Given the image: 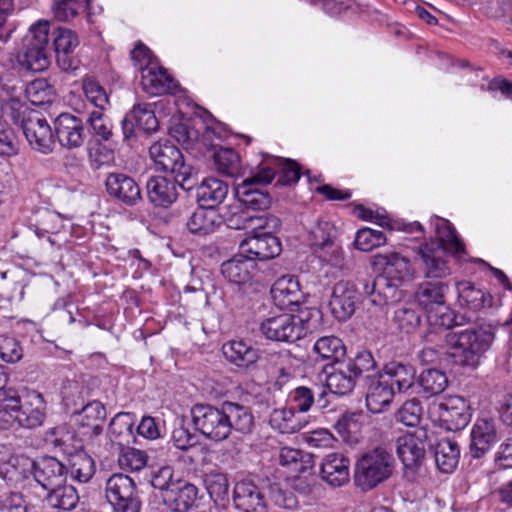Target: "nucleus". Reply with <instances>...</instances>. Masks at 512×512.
I'll list each match as a JSON object with an SVG mask.
<instances>
[{
	"instance_id": "nucleus-1",
	"label": "nucleus",
	"mask_w": 512,
	"mask_h": 512,
	"mask_svg": "<svg viewBox=\"0 0 512 512\" xmlns=\"http://www.w3.org/2000/svg\"><path fill=\"white\" fill-rule=\"evenodd\" d=\"M46 403L35 390L20 396L13 388L0 393V429H33L43 424Z\"/></svg>"
},
{
	"instance_id": "nucleus-2",
	"label": "nucleus",
	"mask_w": 512,
	"mask_h": 512,
	"mask_svg": "<svg viewBox=\"0 0 512 512\" xmlns=\"http://www.w3.org/2000/svg\"><path fill=\"white\" fill-rule=\"evenodd\" d=\"M444 341L450 347L454 364L475 369L489 349L493 334L483 328L470 326L459 331L448 332Z\"/></svg>"
},
{
	"instance_id": "nucleus-3",
	"label": "nucleus",
	"mask_w": 512,
	"mask_h": 512,
	"mask_svg": "<svg viewBox=\"0 0 512 512\" xmlns=\"http://www.w3.org/2000/svg\"><path fill=\"white\" fill-rule=\"evenodd\" d=\"M395 458L384 446H376L364 452L357 460L354 470V483L361 491L375 489L387 481L394 472Z\"/></svg>"
},
{
	"instance_id": "nucleus-4",
	"label": "nucleus",
	"mask_w": 512,
	"mask_h": 512,
	"mask_svg": "<svg viewBox=\"0 0 512 512\" xmlns=\"http://www.w3.org/2000/svg\"><path fill=\"white\" fill-rule=\"evenodd\" d=\"M16 62L21 70L41 72L50 64L49 23L38 21L22 38L16 52Z\"/></svg>"
},
{
	"instance_id": "nucleus-5",
	"label": "nucleus",
	"mask_w": 512,
	"mask_h": 512,
	"mask_svg": "<svg viewBox=\"0 0 512 512\" xmlns=\"http://www.w3.org/2000/svg\"><path fill=\"white\" fill-rule=\"evenodd\" d=\"M149 155L157 171L170 173L184 190H191L196 183L197 170L185 161L178 147L169 140H160L149 148Z\"/></svg>"
},
{
	"instance_id": "nucleus-6",
	"label": "nucleus",
	"mask_w": 512,
	"mask_h": 512,
	"mask_svg": "<svg viewBox=\"0 0 512 512\" xmlns=\"http://www.w3.org/2000/svg\"><path fill=\"white\" fill-rule=\"evenodd\" d=\"M434 432L427 427H418L413 432L398 437L396 452L401 460L406 477H414L425 460L426 449L433 448Z\"/></svg>"
},
{
	"instance_id": "nucleus-7",
	"label": "nucleus",
	"mask_w": 512,
	"mask_h": 512,
	"mask_svg": "<svg viewBox=\"0 0 512 512\" xmlns=\"http://www.w3.org/2000/svg\"><path fill=\"white\" fill-rule=\"evenodd\" d=\"M190 412L195 429L205 438L215 442L228 438L223 403L219 407L197 403Z\"/></svg>"
},
{
	"instance_id": "nucleus-8",
	"label": "nucleus",
	"mask_w": 512,
	"mask_h": 512,
	"mask_svg": "<svg viewBox=\"0 0 512 512\" xmlns=\"http://www.w3.org/2000/svg\"><path fill=\"white\" fill-rule=\"evenodd\" d=\"M441 243H423L418 248L420 270L425 279L433 281H450L451 267L447 253Z\"/></svg>"
},
{
	"instance_id": "nucleus-9",
	"label": "nucleus",
	"mask_w": 512,
	"mask_h": 512,
	"mask_svg": "<svg viewBox=\"0 0 512 512\" xmlns=\"http://www.w3.org/2000/svg\"><path fill=\"white\" fill-rule=\"evenodd\" d=\"M259 330L267 339L281 342H295L304 335L301 319L286 313L264 319Z\"/></svg>"
},
{
	"instance_id": "nucleus-10",
	"label": "nucleus",
	"mask_w": 512,
	"mask_h": 512,
	"mask_svg": "<svg viewBox=\"0 0 512 512\" xmlns=\"http://www.w3.org/2000/svg\"><path fill=\"white\" fill-rule=\"evenodd\" d=\"M471 406L461 396H450L439 404V418L449 431L464 429L471 421Z\"/></svg>"
},
{
	"instance_id": "nucleus-11",
	"label": "nucleus",
	"mask_w": 512,
	"mask_h": 512,
	"mask_svg": "<svg viewBox=\"0 0 512 512\" xmlns=\"http://www.w3.org/2000/svg\"><path fill=\"white\" fill-rule=\"evenodd\" d=\"M221 273L231 284L239 287H250L257 282V264L249 256L240 254L227 260L221 265Z\"/></svg>"
},
{
	"instance_id": "nucleus-12",
	"label": "nucleus",
	"mask_w": 512,
	"mask_h": 512,
	"mask_svg": "<svg viewBox=\"0 0 512 512\" xmlns=\"http://www.w3.org/2000/svg\"><path fill=\"white\" fill-rule=\"evenodd\" d=\"M359 302V293L349 281L337 282L331 293L329 308L332 315L340 322L348 320L355 312Z\"/></svg>"
},
{
	"instance_id": "nucleus-13",
	"label": "nucleus",
	"mask_w": 512,
	"mask_h": 512,
	"mask_svg": "<svg viewBox=\"0 0 512 512\" xmlns=\"http://www.w3.org/2000/svg\"><path fill=\"white\" fill-rule=\"evenodd\" d=\"M54 132L59 144L66 149L81 147L86 138L83 120L71 113H61L56 117Z\"/></svg>"
},
{
	"instance_id": "nucleus-14",
	"label": "nucleus",
	"mask_w": 512,
	"mask_h": 512,
	"mask_svg": "<svg viewBox=\"0 0 512 512\" xmlns=\"http://www.w3.org/2000/svg\"><path fill=\"white\" fill-rule=\"evenodd\" d=\"M240 251L254 262L256 260L267 261L280 255L282 244L275 235L256 232L241 242Z\"/></svg>"
},
{
	"instance_id": "nucleus-15",
	"label": "nucleus",
	"mask_w": 512,
	"mask_h": 512,
	"mask_svg": "<svg viewBox=\"0 0 512 512\" xmlns=\"http://www.w3.org/2000/svg\"><path fill=\"white\" fill-rule=\"evenodd\" d=\"M23 133L30 146L43 154L53 151L55 143V132L45 118L39 115H31L22 119Z\"/></svg>"
},
{
	"instance_id": "nucleus-16",
	"label": "nucleus",
	"mask_w": 512,
	"mask_h": 512,
	"mask_svg": "<svg viewBox=\"0 0 512 512\" xmlns=\"http://www.w3.org/2000/svg\"><path fill=\"white\" fill-rule=\"evenodd\" d=\"M106 192L109 196L126 206H135L142 201L138 183L124 173H109L105 180Z\"/></svg>"
},
{
	"instance_id": "nucleus-17",
	"label": "nucleus",
	"mask_w": 512,
	"mask_h": 512,
	"mask_svg": "<svg viewBox=\"0 0 512 512\" xmlns=\"http://www.w3.org/2000/svg\"><path fill=\"white\" fill-rule=\"evenodd\" d=\"M235 507L242 512H268L266 493L253 481L242 480L233 490Z\"/></svg>"
},
{
	"instance_id": "nucleus-18",
	"label": "nucleus",
	"mask_w": 512,
	"mask_h": 512,
	"mask_svg": "<svg viewBox=\"0 0 512 512\" xmlns=\"http://www.w3.org/2000/svg\"><path fill=\"white\" fill-rule=\"evenodd\" d=\"M52 36L57 65L63 71L76 69L78 61L74 51L79 45L77 34L71 29L58 27Z\"/></svg>"
},
{
	"instance_id": "nucleus-19",
	"label": "nucleus",
	"mask_w": 512,
	"mask_h": 512,
	"mask_svg": "<svg viewBox=\"0 0 512 512\" xmlns=\"http://www.w3.org/2000/svg\"><path fill=\"white\" fill-rule=\"evenodd\" d=\"M274 304L281 310L295 311L304 299L299 281L293 275L282 276L271 287Z\"/></svg>"
},
{
	"instance_id": "nucleus-20",
	"label": "nucleus",
	"mask_w": 512,
	"mask_h": 512,
	"mask_svg": "<svg viewBox=\"0 0 512 512\" xmlns=\"http://www.w3.org/2000/svg\"><path fill=\"white\" fill-rule=\"evenodd\" d=\"M498 441L495 420L490 417L478 418L471 431V456L476 459L483 457Z\"/></svg>"
},
{
	"instance_id": "nucleus-21",
	"label": "nucleus",
	"mask_w": 512,
	"mask_h": 512,
	"mask_svg": "<svg viewBox=\"0 0 512 512\" xmlns=\"http://www.w3.org/2000/svg\"><path fill=\"white\" fill-rule=\"evenodd\" d=\"M366 406L372 413H380L390 406L394 397V387L385 375L377 372L367 376Z\"/></svg>"
},
{
	"instance_id": "nucleus-22",
	"label": "nucleus",
	"mask_w": 512,
	"mask_h": 512,
	"mask_svg": "<svg viewBox=\"0 0 512 512\" xmlns=\"http://www.w3.org/2000/svg\"><path fill=\"white\" fill-rule=\"evenodd\" d=\"M179 181L166 176H151L146 183L147 197L156 207L168 208L178 199Z\"/></svg>"
},
{
	"instance_id": "nucleus-23",
	"label": "nucleus",
	"mask_w": 512,
	"mask_h": 512,
	"mask_svg": "<svg viewBox=\"0 0 512 512\" xmlns=\"http://www.w3.org/2000/svg\"><path fill=\"white\" fill-rule=\"evenodd\" d=\"M400 284L401 282L379 275L370 284H364V293L369 296L374 305L394 304L404 297Z\"/></svg>"
},
{
	"instance_id": "nucleus-24",
	"label": "nucleus",
	"mask_w": 512,
	"mask_h": 512,
	"mask_svg": "<svg viewBox=\"0 0 512 512\" xmlns=\"http://www.w3.org/2000/svg\"><path fill=\"white\" fill-rule=\"evenodd\" d=\"M67 468L58 459L52 456L37 458L35 482L44 490L64 484L67 478Z\"/></svg>"
},
{
	"instance_id": "nucleus-25",
	"label": "nucleus",
	"mask_w": 512,
	"mask_h": 512,
	"mask_svg": "<svg viewBox=\"0 0 512 512\" xmlns=\"http://www.w3.org/2000/svg\"><path fill=\"white\" fill-rule=\"evenodd\" d=\"M198 496V488L185 479H180L162 497L163 503L173 512H188Z\"/></svg>"
},
{
	"instance_id": "nucleus-26",
	"label": "nucleus",
	"mask_w": 512,
	"mask_h": 512,
	"mask_svg": "<svg viewBox=\"0 0 512 512\" xmlns=\"http://www.w3.org/2000/svg\"><path fill=\"white\" fill-rule=\"evenodd\" d=\"M223 409L228 428V437L232 431L241 434H250L254 428V415L252 409L238 402L224 401Z\"/></svg>"
},
{
	"instance_id": "nucleus-27",
	"label": "nucleus",
	"mask_w": 512,
	"mask_h": 512,
	"mask_svg": "<svg viewBox=\"0 0 512 512\" xmlns=\"http://www.w3.org/2000/svg\"><path fill=\"white\" fill-rule=\"evenodd\" d=\"M350 460L341 453L328 454L321 463V475L331 486L339 487L349 481Z\"/></svg>"
},
{
	"instance_id": "nucleus-28",
	"label": "nucleus",
	"mask_w": 512,
	"mask_h": 512,
	"mask_svg": "<svg viewBox=\"0 0 512 512\" xmlns=\"http://www.w3.org/2000/svg\"><path fill=\"white\" fill-rule=\"evenodd\" d=\"M331 369L326 377V387L329 391L340 396L350 394L358 380L355 372L346 362L342 361L332 365Z\"/></svg>"
},
{
	"instance_id": "nucleus-29",
	"label": "nucleus",
	"mask_w": 512,
	"mask_h": 512,
	"mask_svg": "<svg viewBox=\"0 0 512 512\" xmlns=\"http://www.w3.org/2000/svg\"><path fill=\"white\" fill-rule=\"evenodd\" d=\"M450 283V281L425 279L419 283L415 292L416 302L425 310L445 304V297L449 291Z\"/></svg>"
},
{
	"instance_id": "nucleus-30",
	"label": "nucleus",
	"mask_w": 512,
	"mask_h": 512,
	"mask_svg": "<svg viewBox=\"0 0 512 512\" xmlns=\"http://www.w3.org/2000/svg\"><path fill=\"white\" fill-rule=\"evenodd\" d=\"M229 186L217 178H206L196 187L199 205L216 209L227 197Z\"/></svg>"
},
{
	"instance_id": "nucleus-31",
	"label": "nucleus",
	"mask_w": 512,
	"mask_h": 512,
	"mask_svg": "<svg viewBox=\"0 0 512 512\" xmlns=\"http://www.w3.org/2000/svg\"><path fill=\"white\" fill-rule=\"evenodd\" d=\"M278 462L291 476L305 474L314 466L312 454L291 447L280 449Z\"/></svg>"
},
{
	"instance_id": "nucleus-32",
	"label": "nucleus",
	"mask_w": 512,
	"mask_h": 512,
	"mask_svg": "<svg viewBox=\"0 0 512 512\" xmlns=\"http://www.w3.org/2000/svg\"><path fill=\"white\" fill-rule=\"evenodd\" d=\"M225 359L240 368H248L259 358L258 350L244 340H230L222 346Z\"/></svg>"
},
{
	"instance_id": "nucleus-33",
	"label": "nucleus",
	"mask_w": 512,
	"mask_h": 512,
	"mask_svg": "<svg viewBox=\"0 0 512 512\" xmlns=\"http://www.w3.org/2000/svg\"><path fill=\"white\" fill-rule=\"evenodd\" d=\"M222 224V217L216 209L199 207L191 214L187 227L193 234L207 235L213 233Z\"/></svg>"
},
{
	"instance_id": "nucleus-34",
	"label": "nucleus",
	"mask_w": 512,
	"mask_h": 512,
	"mask_svg": "<svg viewBox=\"0 0 512 512\" xmlns=\"http://www.w3.org/2000/svg\"><path fill=\"white\" fill-rule=\"evenodd\" d=\"M431 224L434 226L437 240L430 243H441L445 251H449L457 257H461L465 253L463 242L458 238L448 220L435 216L431 219Z\"/></svg>"
},
{
	"instance_id": "nucleus-35",
	"label": "nucleus",
	"mask_w": 512,
	"mask_h": 512,
	"mask_svg": "<svg viewBox=\"0 0 512 512\" xmlns=\"http://www.w3.org/2000/svg\"><path fill=\"white\" fill-rule=\"evenodd\" d=\"M141 85L144 91L151 95L172 93L176 90L177 84L163 68H148L142 72Z\"/></svg>"
},
{
	"instance_id": "nucleus-36",
	"label": "nucleus",
	"mask_w": 512,
	"mask_h": 512,
	"mask_svg": "<svg viewBox=\"0 0 512 512\" xmlns=\"http://www.w3.org/2000/svg\"><path fill=\"white\" fill-rule=\"evenodd\" d=\"M415 373L412 365L391 361L384 366L381 375H385L391 386H396L398 392L403 393L414 385Z\"/></svg>"
},
{
	"instance_id": "nucleus-37",
	"label": "nucleus",
	"mask_w": 512,
	"mask_h": 512,
	"mask_svg": "<svg viewBox=\"0 0 512 512\" xmlns=\"http://www.w3.org/2000/svg\"><path fill=\"white\" fill-rule=\"evenodd\" d=\"M436 466L443 473H451L457 467L460 458V448L456 441L448 438L433 444Z\"/></svg>"
},
{
	"instance_id": "nucleus-38",
	"label": "nucleus",
	"mask_w": 512,
	"mask_h": 512,
	"mask_svg": "<svg viewBox=\"0 0 512 512\" xmlns=\"http://www.w3.org/2000/svg\"><path fill=\"white\" fill-rule=\"evenodd\" d=\"M376 262L384 265L381 276H387L389 279L402 282L411 275L410 261L398 253L379 254L376 256Z\"/></svg>"
},
{
	"instance_id": "nucleus-39",
	"label": "nucleus",
	"mask_w": 512,
	"mask_h": 512,
	"mask_svg": "<svg viewBox=\"0 0 512 512\" xmlns=\"http://www.w3.org/2000/svg\"><path fill=\"white\" fill-rule=\"evenodd\" d=\"M313 353L316 355V360L328 361V365L332 366L341 362L346 354V349L340 338L323 336L314 343Z\"/></svg>"
},
{
	"instance_id": "nucleus-40",
	"label": "nucleus",
	"mask_w": 512,
	"mask_h": 512,
	"mask_svg": "<svg viewBox=\"0 0 512 512\" xmlns=\"http://www.w3.org/2000/svg\"><path fill=\"white\" fill-rule=\"evenodd\" d=\"M77 422L82 427L90 428L94 435L103 431V422L106 418V409L99 401H91L84 405L80 411H75Z\"/></svg>"
},
{
	"instance_id": "nucleus-41",
	"label": "nucleus",
	"mask_w": 512,
	"mask_h": 512,
	"mask_svg": "<svg viewBox=\"0 0 512 512\" xmlns=\"http://www.w3.org/2000/svg\"><path fill=\"white\" fill-rule=\"evenodd\" d=\"M458 298L462 306H466L470 310H479L486 306H491V296L476 287L471 282H461L458 284Z\"/></svg>"
},
{
	"instance_id": "nucleus-42",
	"label": "nucleus",
	"mask_w": 512,
	"mask_h": 512,
	"mask_svg": "<svg viewBox=\"0 0 512 512\" xmlns=\"http://www.w3.org/2000/svg\"><path fill=\"white\" fill-rule=\"evenodd\" d=\"M417 384L423 396L430 398L444 392L448 386V378L443 371L429 368L421 372Z\"/></svg>"
},
{
	"instance_id": "nucleus-43",
	"label": "nucleus",
	"mask_w": 512,
	"mask_h": 512,
	"mask_svg": "<svg viewBox=\"0 0 512 512\" xmlns=\"http://www.w3.org/2000/svg\"><path fill=\"white\" fill-rule=\"evenodd\" d=\"M68 455L70 458L67 471L71 478L80 483H87L95 473V462L92 457L84 451L71 452Z\"/></svg>"
},
{
	"instance_id": "nucleus-44",
	"label": "nucleus",
	"mask_w": 512,
	"mask_h": 512,
	"mask_svg": "<svg viewBox=\"0 0 512 512\" xmlns=\"http://www.w3.org/2000/svg\"><path fill=\"white\" fill-rule=\"evenodd\" d=\"M235 191L239 201L251 210H265L271 205V196L259 187L238 184Z\"/></svg>"
},
{
	"instance_id": "nucleus-45",
	"label": "nucleus",
	"mask_w": 512,
	"mask_h": 512,
	"mask_svg": "<svg viewBox=\"0 0 512 512\" xmlns=\"http://www.w3.org/2000/svg\"><path fill=\"white\" fill-rule=\"evenodd\" d=\"M360 418L361 414L345 413L334 424L343 441L351 446L359 444L362 440Z\"/></svg>"
},
{
	"instance_id": "nucleus-46",
	"label": "nucleus",
	"mask_w": 512,
	"mask_h": 512,
	"mask_svg": "<svg viewBox=\"0 0 512 512\" xmlns=\"http://www.w3.org/2000/svg\"><path fill=\"white\" fill-rule=\"evenodd\" d=\"M46 500L53 508L70 511L78 504L79 495L72 485H66L64 483L50 489L46 496Z\"/></svg>"
},
{
	"instance_id": "nucleus-47",
	"label": "nucleus",
	"mask_w": 512,
	"mask_h": 512,
	"mask_svg": "<svg viewBox=\"0 0 512 512\" xmlns=\"http://www.w3.org/2000/svg\"><path fill=\"white\" fill-rule=\"evenodd\" d=\"M426 311L428 321L433 326L451 329L456 326H462L466 321V317L464 315L456 314L445 304L435 306Z\"/></svg>"
},
{
	"instance_id": "nucleus-48",
	"label": "nucleus",
	"mask_w": 512,
	"mask_h": 512,
	"mask_svg": "<svg viewBox=\"0 0 512 512\" xmlns=\"http://www.w3.org/2000/svg\"><path fill=\"white\" fill-rule=\"evenodd\" d=\"M135 490L137 487L131 477L121 473L113 474L106 481L105 497L109 503L128 493H134Z\"/></svg>"
},
{
	"instance_id": "nucleus-49",
	"label": "nucleus",
	"mask_w": 512,
	"mask_h": 512,
	"mask_svg": "<svg viewBox=\"0 0 512 512\" xmlns=\"http://www.w3.org/2000/svg\"><path fill=\"white\" fill-rule=\"evenodd\" d=\"M216 169L227 176L236 177L241 171V162L238 153L231 148H220L214 153Z\"/></svg>"
},
{
	"instance_id": "nucleus-50",
	"label": "nucleus",
	"mask_w": 512,
	"mask_h": 512,
	"mask_svg": "<svg viewBox=\"0 0 512 512\" xmlns=\"http://www.w3.org/2000/svg\"><path fill=\"white\" fill-rule=\"evenodd\" d=\"M26 98L35 106H42L50 103L55 94L53 86H51L45 78H38L31 81L25 87Z\"/></svg>"
},
{
	"instance_id": "nucleus-51",
	"label": "nucleus",
	"mask_w": 512,
	"mask_h": 512,
	"mask_svg": "<svg viewBox=\"0 0 512 512\" xmlns=\"http://www.w3.org/2000/svg\"><path fill=\"white\" fill-rule=\"evenodd\" d=\"M270 159L273 167L279 169L276 186H290L298 182L300 179V167L295 161L274 156H270Z\"/></svg>"
},
{
	"instance_id": "nucleus-52",
	"label": "nucleus",
	"mask_w": 512,
	"mask_h": 512,
	"mask_svg": "<svg viewBox=\"0 0 512 512\" xmlns=\"http://www.w3.org/2000/svg\"><path fill=\"white\" fill-rule=\"evenodd\" d=\"M277 171L273 167V163L270 156L262 163H260L257 169L246 177L240 184H249L251 187H263L272 182L275 178Z\"/></svg>"
},
{
	"instance_id": "nucleus-53",
	"label": "nucleus",
	"mask_w": 512,
	"mask_h": 512,
	"mask_svg": "<svg viewBox=\"0 0 512 512\" xmlns=\"http://www.w3.org/2000/svg\"><path fill=\"white\" fill-rule=\"evenodd\" d=\"M349 367L355 372L357 378L374 375L377 368V363L370 351L363 350L358 352L353 359L346 361Z\"/></svg>"
},
{
	"instance_id": "nucleus-54",
	"label": "nucleus",
	"mask_w": 512,
	"mask_h": 512,
	"mask_svg": "<svg viewBox=\"0 0 512 512\" xmlns=\"http://www.w3.org/2000/svg\"><path fill=\"white\" fill-rule=\"evenodd\" d=\"M385 243L386 237L383 232L371 228L360 229L354 240L355 247L364 252H369Z\"/></svg>"
},
{
	"instance_id": "nucleus-55",
	"label": "nucleus",
	"mask_w": 512,
	"mask_h": 512,
	"mask_svg": "<svg viewBox=\"0 0 512 512\" xmlns=\"http://www.w3.org/2000/svg\"><path fill=\"white\" fill-rule=\"evenodd\" d=\"M131 117L134 118L136 127L145 133L150 134L158 129L159 122L154 111L149 109L146 104L134 106Z\"/></svg>"
},
{
	"instance_id": "nucleus-56",
	"label": "nucleus",
	"mask_w": 512,
	"mask_h": 512,
	"mask_svg": "<svg viewBox=\"0 0 512 512\" xmlns=\"http://www.w3.org/2000/svg\"><path fill=\"white\" fill-rule=\"evenodd\" d=\"M423 415V408L418 399L405 401L399 408L396 418L406 426L415 427L420 424Z\"/></svg>"
},
{
	"instance_id": "nucleus-57",
	"label": "nucleus",
	"mask_w": 512,
	"mask_h": 512,
	"mask_svg": "<svg viewBox=\"0 0 512 512\" xmlns=\"http://www.w3.org/2000/svg\"><path fill=\"white\" fill-rule=\"evenodd\" d=\"M75 435L69 431L66 426H57L50 429L46 433V442L59 448L65 454H71V443L74 441Z\"/></svg>"
},
{
	"instance_id": "nucleus-58",
	"label": "nucleus",
	"mask_w": 512,
	"mask_h": 512,
	"mask_svg": "<svg viewBox=\"0 0 512 512\" xmlns=\"http://www.w3.org/2000/svg\"><path fill=\"white\" fill-rule=\"evenodd\" d=\"M88 6V0H57L53 11L59 21H68L84 11Z\"/></svg>"
},
{
	"instance_id": "nucleus-59",
	"label": "nucleus",
	"mask_w": 512,
	"mask_h": 512,
	"mask_svg": "<svg viewBox=\"0 0 512 512\" xmlns=\"http://www.w3.org/2000/svg\"><path fill=\"white\" fill-rule=\"evenodd\" d=\"M83 91L87 100L98 109L97 111H104L109 106L108 95L97 81L84 80Z\"/></svg>"
},
{
	"instance_id": "nucleus-60",
	"label": "nucleus",
	"mask_w": 512,
	"mask_h": 512,
	"mask_svg": "<svg viewBox=\"0 0 512 512\" xmlns=\"http://www.w3.org/2000/svg\"><path fill=\"white\" fill-rule=\"evenodd\" d=\"M135 416L129 412H120L116 414L109 424V433L115 438L133 436V426Z\"/></svg>"
},
{
	"instance_id": "nucleus-61",
	"label": "nucleus",
	"mask_w": 512,
	"mask_h": 512,
	"mask_svg": "<svg viewBox=\"0 0 512 512\" xmlns=\"http://www.w3.org/2000/svg\"><path fill=\"white\" fill-rule=\"evenodd\" d=\"M264 492L266 493L268 505L272 503L280 508L292 509L297 504L293 494L283 490L277 483L269 484Z\"/></svg>"
},
{
	"instance_id": "nucleus-62",
	"label": "nucleus",
	"mask_w": 512,
	"mask_h": 512,
	"mask_svg": "<svg viewBox=\"0 0 512 512\" xmlns=\"http://www.w3.org/2000/svg\"><path fill=\"white\" fill-rule=\"evenodd\" d=\"M393 322L400 331L413 332L420 324V316L409 307H399L394 311Z\"/></svg>"
},
{
	"instance_id": "nucleus-63",
	"label": "nucleus",
	"mask_w": 512,
	"mask_h": 512,
	"mask_svg": "<svg viewBox=\"0 0 512 512\" xmlns=\"http://www.w3.org/2000/svg\"><path fill=\"white\" fill-rule=\"evenodd\" d=\"M181 478L175 477V472L171 466H162L153 472L151 477V485L160 491L161 498L171 488L175 486V483Z\"/></svg>"
},
{
	"instance_id": "nucleus-64",
	"label": "nucleus",
	"mask_w": 512,
	"mask_h": 512,
	"mask_svg": "<svg viewBox=\"0 0 512 512\" xmlns=\"http://www.w3.org/2000/svg\"><path fill=\"white\" fill-rule=\"evenodd\" d=\"M204 483L208 494L214 500H222L228 494V479L223 473L211 472L207 474Z\"/></svg>"
}]
</instances>
